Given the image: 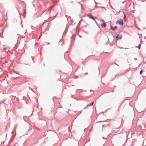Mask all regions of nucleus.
I'll list each match as a JSON object with an SVG mask.
<instances>
[{
  "label": "nucleus",
  "mask_w": 146,
  "mask_h": 146,
  "mask_svg": "<svg viewBox=\"0 0 146 146\" xmlns=\"http://www.w3.org/2000/svg\"><path fill=\"white\" fill-rule=\"evenodd\" d=\"M87 16L88 17L94 20H95L94 18L97 19L96 17H94L93 16L91 15L88 14Z\"/></svg>",
  "instance_id": "obj_1"
},
{
  "label": "nucleus",
  "mask_w": 146,
  "mask_h": 146,
  "mask_svg": "<svg viewBox=\"0 0 146 146\" xmlns=\"http://www.w3.org/2000/svg\"><path fill=\"white\" fill-rule=\"evenodd\" d=\"M116 24H118L120 25H123V21H120L119 20L117 21L116 22Z\"/></svg>",
  "instance_id": "obj_2"
},
{
  "label": "nucleus",
  "mask_w": 146,
  "mask_h": 146,
  "mask_svg": "<svg viewBox=\"0 0 146 146\" xmlns=\"http://www.w3.org/2000/svg\"><path fill=\"white\" fill-rule=\"evenodd\" d=\"M116 37L118 39H121L122 38V36L121 35L117 34V33L116 34Z\"/></svg>",
  "instance_id": "obj_3"
},
{
  "label": "nucleus",
  "mask_w": 146,
  "mask_h": 146,
  "mask_svg": "<svg viewBox=\"0 0 146 146\" xmlns=\"http://www.w3.org/2000/svg\"><path fill=\"white\" fill-rule=\"evenodd\" d=\"M111 28L113 31H114L117 29V26H115L114 27H113L111 26Z\"/></svg>",
  "instance_id": "obj_4"
},
{
  "label": "nucleus",
  "mask_w": 146,
  "mask_h": 146,
  "mask_svg": "<svg viewBox=\"0 0 146 146\" xmlns=\"http://www.w3.org/2000/svg\"><path fill=\"white\" fill-rule=\"evenodd\" d=\"M94 103V102H93L92 103H90L89 104H88L86 107L84 108V109L86 108L88 106H92L93 105Z\"/></svg>",
  "instance_id": "obj_5"
},
{
  "label": "nucleus",
  "mask_w": 146,
  "mask_h": 146,
  "mask_svg": "<svg viewBox=\"0 0 146 146\" xmlns=\"http://www.w3.org/2000/svg\"><path fill=\"white\" fill-rule=\"evenodd\" d=\"M26 9L25 8V9H24V13H23V16L24 17H25L26 16Z\"/></svg>",
  "instance_id": "obj_6"
},
{
  "label": "nucleus",
  "mask_w": 146,
  "mask_h": 146,
  "mask_svg": "<svg viewBox=\"0 0 146 146\" xmlns=\"http://www.w3.org/2000/svg\"><path fill=\"white\" fill-rule=\"evenodd\" d=\"M101 26L102 27H106V25L105 23H102V24Z\"/></svg>",
  "instance_id": "obj_7"
},
{
  "label": "nucleus",
  "mask_w": 146,
  "mask_h": 146,
  "mask_svg": "<svg viewBox=\"0 0 146 146\" xmlns=\"http://www.w3.org/2000/svg\"><path fill=\"white\" fill-rule=\"evenodd\" d=\"M123 15H124L123 19L124 21L126 20V15H125V13L124 12H123Z\"/></svg>",
  "instance_id": "obj_8"
},
{
  "label": "nucleus",
  "mask_w": 146,
  "mask_h": 146,
  "mask_svg": "<svg viewBox=\"0 0 146 146\" xmlns=\"http://www.w3.org/2000/svg\"><path fill=\"white\" fill-rule=\"evenodd\" d=\"M143 72V70L142 69L140 72V74H141Z\"/></svg>",
  "instance_id": "obj_9"
},
{
  "label": "nucleus",
  "mask_w": 146,
  "mask_h": 146,
  "mask_svg": "<svg viewBox=\"0 0 146 146\" xmlns=\"http://www.w3.org/2000/svg\"><path fill=\"white\" fill-rule=\"evenodd\" d=\"M141 47V44H140L139 45V46H138V48H140Z\"/></svg>",
  "instance_id": "obj_10"
},
{
  "label": "nucleus",
  "mask_w": 146,
  "mask_h": 146,
  "mask_svg": "<svg viewBox=\"0 0 146 146\" xmlns=\"http://www.w3.org/2000/svg\"><path fill=\"white\" fill-rule=\"evenodd\" d=\"M17 125H16L15 126V128H16V127H17Z\"/></svg>",
  "instance_id": "obj_11"
},
{
  "label": "nucleus",
  "mask_w": 146,
  "mask_h": 146,
  "mask_svg": "<svg viewBox=\"0 0 146 146\" xmlns=\"http://www.w3.org/2000/svg\"><path fill=\"white\" fill-rule=\"evenodd\" d=\"M102 138H103V139H106V138H105V137H102Z\"/></svg>",
  "instance_id": "obj_12"
},
{
  "label": "nucleus",
  "mask_w": 146,
  "mask_h": 146,
  "mask_svg": "<svg viewBox=\"0 0 146 146\" xmlns=\"http://www.w3.org/2000/svg\"><path fill=\"white\" fill-rule=\"evenodd\" d=\"M81 23V21H80L79 22V24H80Z\"/></svg>",
  "instance_id": "obj_13"
},
{
  "label": "nucleus",
  "mask_w": 146,
  "mask_h": 146,
  "mask_svg": "<svg viewBox=\"0 0 146 146\" xmlns=\"http://www.w3.org/2000/svg\"><path fill=\"white\" fill-rule=\"evenodd\" d=\"M82 20H83L82 19L80 21L81 22V21H82Z\"/></svg>",
  "instance_id": "obj_14"
},
{
  "label": "nucleus",
  "mask_w": 146,
  "mask_h": 146,
  "mask_svg": "<svg viewBox=\"0 0 146 146\" xmlns=\"http://www.w3.org/2000/svg\"><path fill=\"white\" fill-rule=\"evenodd\" d=\"M63 44V42L62 43L61 45H62Z\"/></svg>",
  "instance_id": "obj_15"
},
{
  "label": "nucleus",
  "mask_w": 146,
  "mask_h": 146,
  "mask_svg": "<svg viewBox=\"0 0 146 146\" xmlns=\"http://www.w3.org/2000/svg\"><path fill=\"white\" fill-rule=\"evenodd\" d=\"M25 8L26 9V5H25Z\"/></svg>",
  "instance_id": "obj_16"
},
{
  "label": "nucleus",
  "mask_w": 146,
  "mask_h": 146,
  "mask_svg": "<svg viewBox=\"0 0 146 146\" xmlns=\"http://www.w3.org/2000/svg\"><path fill=\"white\" fill-rule=\"evenodd\" d=\"M116 64V65H118L117 64Z\"/></svg>",
  "instance_id": "obj_17"
},
{
  "label": "nucleus",
  "mask_w": 146,
  "mask_h": 146,
  "mask_svg": "<svg viewBox=\"0 0 146 146\" xmlns=\"http://www.w3.org/2000/svg\"><path fill=\"white\" fill-rule=\"evenodd\" d=\"M68 52V51H67V52H66V53H67Z\"/></svg>",
  "instance_id": "obj_18"
}]
</instances>
